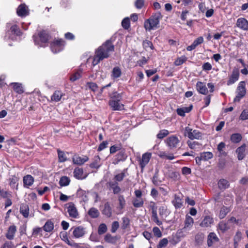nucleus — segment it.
Listing matches in <instances>:
<instances>
[{
  "label": "nucleus",
  "instance_id": "f704fd0d",
  "mask_svg": "<svg viewBox=\"0 0 248 248\" xmlns=\"http://www.w3.org/2000/svg\"><path fill=\"white\" fill-rule=\"evenodd\" d=\"M230 228L228 226V223L224 221H221L218 224V229L220 230L222 232H224Z\"/></svg>",
  "mask_w": 248,
  "mask_h": 248
},
{
  "label": "nucleus",
  "instance_id": "7ed1b4c3",
  "mask_svg": "<svg viewBox=\"0 0 248 248\" xmlns=\"http://www.w3.org/2000/svg\"><path fill=\"white\" fill-rule=\"evenodd\" d=\"M162 16L160 12H157L144 22L146 30L151 31L157 27Z\"/></svg>",
  "mask_w": 248,
  "mask_h": 248
},
{
  "label": "nucleus",
  "instance_id": "5701e85b",
  "mask_svg": "<svg viewBox=\"0 0 248 248\" xmlns=\"http://www.w3.org/2000/svg\"><path fill=\"white\" fill-rule=\"evenodd\" d=\"M213 223V219L209 216H206L200 223L202 227H208Z\"/></svg>",
  "mask_w": 248,
  "mask_h": 248
},
{
  "label": "nucleus",
  "instance_id": "864d4df0",
  "mask_svg": "<svg viewBox=\"0 0 248 248\" xmlns=\"http://www.w3.org/2000/svg\"><path fill=\"white\" fill-rule=\"evenodd\" d=\"M169 134V131L166 129H163L159 131L157 135V138L159 139H162L166 137Z\"/></svg>",
  "mask_w": 248,
  "mask_h": 248
},
{
  "label": "nucleus",
  "instance_id": "4c0bfd02",
  "mask_svg": "<svg viewBox=\"0 0 248 248\" xmlns=\"http://www.w3.org/2000/svg\"><path fill=\"white\" fill-rule=\"evenodd\" d=\"M77 196L80 198L81 200L84 202L88 200V197L86 194V192L83 190L79 189L77 191Z\"/></svg>",
  "mask_w": 248,
  "mask_h": 248
},
{
  "label": "nucleus",
  "instance_id": "6e6552de",
  "mask_svg": "<svg viewBox=\"0 0 248 248\" xmlns=\"http://www.w3.org/2000/svg\"><path fill=\"white\" fill-rule=\"evenodd\" d=\"M180 142V140L175 136H171L167 140V143L170 149L175 148Z\"/></svg>",
  "mask_w": 248,
  "mask_h": 248
},
{
  "label": "nucleus",
  "instance_id": "aec40b11",
  "mask_svg": "<svg viewBox=\"0 0 248 248\" xmlns=\"http://www.w3.org/2000/svg\"><path fill=\"white\" fill-rule=\"evenodd\" d=\"M17 14L19 16H25L28 15V12L25 5L20 4L16 10Z\"/></svg>",
  "mask_w": 248,
  "mask_h": 248
},
{
  "label": "nucleus",
  "instance_id": "412c9836",
  "mask_svg": "<svg viewBox=\"0 0 248 248\" xmlns=\"http://www.w3.org/2000/svg\"><path fill=\"white\" fill-rule=\"evenodd\" d=\"M193 223L194 220L193 218L190 216H186L184 229L186 230H189L193 226Z\"/></svg>",
  "mask_w": 248,
  "mask_h": 248
},
{
  "label": "nucleus",
  "instance_id": "c756f323",
  "mask_svg": "<svg viewBox=\"0 0 248 248\" xmlns=\"http://www.w3.org/2000/svg\"><path fill=\"white\" fill-rule=\"evenodd\" d=\"M122 75V71L120 69V68L118 66H116L113 68L112 74H111V77L113 78H117L121 77Z\"/></svg>",
  "mask_w": 248,
  "mask_h": 248
},
{
  "label": "nucleus",
  "instance_id": "473e14b6",
  "mask_svg": "<svg viewBox=\"0 0 248 248\" xmlns=\"http://www.w3.org/2000/svg\"><path fill=\"white\" fill-rule=\"evenodd\" d=\"M88 215L92 218H96L99 216V211L94 207H92L90 209L88 212Z\"/></svg>",
  "mask_w": 248,
  "mask_h": 248
},
{
  "label": "nucleus",
  "instance_id": "13d9d810",
  "mask_svg": "<svg viewBox=\"0 0 248 248\" xmlns=\"http://www.w3.org/2000/svg\"><path fill=\"white\" fill-rule=\"evenodd\" d=\"M168 243V240L167 238H164L161 239L158 243L157 248H163L165 247Z\"/></svg>",
  "mask_w": 248,
  "mask_h": 248
},
{
  "label": "nucleus",
  "instance_id": "bb28decb",
  "mask_svg": "<svg viewBox=\"0 0 248 248\" xmlns=\"http://www.w3.org/2000/svg\"><path fill=\"white\" fill-rule=\"evenodd\" d=\"M43 230L46 232H50L54 229V223L51 220H48L43 227Z\"/></svg>",
  "mask_w": 248,
  "mask_h": 248
},
{
  "label": "nucleus",
  "instance_id": "0e129e2a",
  "mask_svg": "<svg viewBox=\"0 0 248 248\" xmlns=\"http://www.w3.org/2000/svg\"><path fill=\"white\" fill-rule=\"evenodd\" d=\"M10 30L12 32L17 35H19L20 34V30L16 25L12 26L10 28Z\"/></svg>",
  "mask_w": 248,
  "mask_h": 248
},
{
  "label": "nucleus",
  "instance_id": "b1692460",
  "mask_svg": "<svg viewBox=\"0 0 248 248\" xmlns=\"http://www.w3.org/2000/svg\"><path fill=\"white\" fill-rule=\"evenodd\" d=\"M218 239L217 235L214 232H211L208 236L207 244L209 247L213 245L214 242L218 241Z\"/></svg>",
  "mask_w": 248,
  "mask_h": 248
},
{
  "label": "nucleus",
  "instance_id": "8fccbe9b",
  "mask_svg": "<svg viewBox=\"0 0 248 248\" xmlns=\"http://www.w3.org/2000/svg\"><path fill=\"white\" fill-rule=\"evenodd\" d=\"M40 40L43 43H46L48 40V35L45 31H41L39 34Z\"/></svg>",
  "mask_w": 248,
  "mask_h": 248
},
{
  "label": "nucleus",
  "instance_id": "49530a36",
  "mask_svg": "<svg viewBox=\"0 0 248 248\" xmlns=\"http://www.w3.org/2000/svg\"><path fill=\"white\" fill-rule=\"evenodd\" d=\"M104 239L105 241L110 243H115L117 240L116 237L112 236L110 234H106L105 236Z\"/></svg>",
  "mask_w": 248,
  "mask_h": 248
},
{
  "label": "nucleus",
  "instance_id": "c85d7f7f",
  "mask_svg": "<svg viewBox=\"0 0 248 248\" xmlns=\"http://www.w3.org/2000/svg\"><path fill=\"white\" fill-rule=\"evenodd\" d=\"M230 184L229 182L224 179H220L218 182V186L219 189H225L229 187Z\"/></svg>",
  "mask_w": 248,
  "mask_h": 248
},
{
  "label": "nucleus",
  "instance_id": "72a5a7b5",
  "mask_svg": "<svg viewBox=\"0 0 248 248\" xmlns=\"http://www.w3.org/2000/svg\"><path fill=\"white\" fill-rule=\"evenodd\" d=\"M127 169H124L122 172L117 174L114 176V179L117 182H121L124 178L126 176V173L127 172Z\"/></svg>",
  "mask_w": 248,
  "mask_h": 248
},
{
  "label": "nucleus",
  "instance_id": "4d7b16f0",
  "mask_svg": "<svg viewBox=\"0 0 248 248\" xmlns=\"http://www.w3.org/2000/svg\"><path fill=\"white\" fill-rule=\"evenodd\" d=\"M186 60V58L185 56L181 57L177 59L174 62V64L176 66H179L184 63Z\"/></svg>",
  "mask_w": 248,
  "mask_h": 248
},
{
  "label": "nucleus",
  "instance_id": "393cba45",
  "mask_svg": "<svg viewBox=\"0 0 248 248\" xmlns=\"http://www.w3.org/2000/svg\"><path fill=\"white\" fill-rule=\"evenodd\" d=\"M20 212L25 218L29 217V207L26 204L23 203L20 207Z\"/></svg>",
  "mask_w": 248,
  "mask_h": 248
},
{
  "label": "nucleus",
  "instance_id": "1a4fd4ad",
  "mask_svg": "<svg viewBox=\"0 0 248 248\" xmlns=\"http://www.w3.org/2000/svg\"><path fill=\"white\" fill-rule=\"evenodd\" d=\"M239 77V71L237 68L233 69L232 74L229 80L227 81V85L229 86L235 83L238 80Z\"/></svg>",
  "mask_w": 248,
  "mask_h": 248
},
{
  "label": "nucleus",
  "instance_id": "20e7f679",
  "mask_svg": "<svg viewBox=\"0 0 248 248\" xmlns=\"http://www.w3.org/2000/svg\"><path fill=\"white\" fill-rule=\"evenodd\" d=\"M184 135L185 137H187L190 140L200 139L201 138L202 134L197 130H193L189 126L185 128Z\"/></svg>",
  "mask_w": 248,
  "mask_h": 248
},
{
  "label": "nucleus",
  "instance_id": "ea45409f",
  "mask_svg": "<svg viewBox=\"0 0 248 248\" xmlns=\"http://www.w3.org/2000/svg\"><path fill=\"white\" fill-rule=\"evenodd\" d=\"M242 140V136L240 134L235 133L232 135L231 140L233 143H238Z\"/></svg>",
  "mask_w": 248,
  "mask_h": 248
},
{
  "label": "nucleus",
  "instance_id": "6e6d98bb",
  "mask_svg": "<svg viewBox=\"0 0 248 248\" xmlns=\"http://www.w3.org/2000/svg\"><path fill=\"white\" fill-rule=\"evenodd\" d=\"M118 161H124L126 158V155L124 151L120 152L116 155Z\"/></svg>",
  "mask_w": 248,
  "mask_h": 248
},
{
  "label": "nucleus",
  "instance_id": "2f4dec72",
  "mask_svg": "<svg viewBox=\"0 0 248 248\" xmlns=\"http://www.w3.org/2000/svg\"><path fill=\"white\" fill-rule=\"evenodd\" d=\"M133 206L136 208H140L143 206L144 201L142 198H135L132 201Z\"/></svg>",
  "mask_w": 248,
  "mask_h": 248
},
{
  "label": "nucleus",
  "instance_id": "6ab92c4d",
  "mask_svg": "<svg viewBox=\"0 0 248 248\" xmlns=\"http://www.w3.org/2000/svg\"><path fill=\"white\" fill-rule=\"evenodd\" d=\"M23 181L24 187H29L33 184L34 178L31 175H27L23 177Z\"/></svg>",
  "mask_w": 248,
  "mask_h": 248
},
{
  "label": "nucleus",
  "instance_id": "3c124183",
  "mask_svg": "<svg viewBox=\"0 0 248 248\" xmlns=\"http://www.w3.org/2000/svg\"><path fill=\"white\" fill-rule=\"evenodd\" d=\"M81 77V71H78L71 75L70 79L74 82L80 78Z\"/></svg>",
  "mask_w": 248,
  "mask_h": 248
},
{
  "label": "nucleus",
  "instance_id": "a18cd8bd",
  "mask_svg": "<svg viewBox=\"0 0 248 248\" xmlns=\"http://www.w3.org/2000/svg\"><path fill=\"white\" fill-rule=\"evenodd\" d=\"M19 180V178L15 175H13L9 179V185L12 187L14 188L16 186V184ZM17 185H16V187Z\"/></svg>",
  "mask_w": 248,
  "mask_h": 248
},
{
  "label": "nucleus",
  "instance_id": "338daca9",
  "mask_svg": "<svg viewBox=\"0 0 248 248\" xmlns=\"http://www.w3.org/2000/svg\"><path fill=\"white\" fill-rule=\"evenodd\" d=\"M159 214L160 216H167L168 214L167 208L165 206H161L159 208Z\"/></svg>",
  "mask_w": 248,
  "mask_h": 248
},
{
  "label": "nucleus",
  "instance_id": "774afa93",
  "mask_svg": "<svg viewBox=\"0 0 248 248\" xmlns=\"http://www.w3.org/2000/svg\"><path fill=\"white\" fill-rule=\"evenodd\" d=\"M240 119L242 120L248 119V110H244L240 116Z\"/></svg>",
  "mask_w": 248,
  "mask_h": 248
},
{
  "label": "nucleus",
  "instance_id": "0eeeda50",
  "mask_svg": "<svg viewBox=\"0 0 248 248\" xmlns=\"http://www.w3.org/2000/svg\"><path fill=\"white\" fill-rule=\"evenodd\" d=\"M66 205L67 206V212L69 216L74 218H77L79 215L74 203L70 202L67 203Z\"/></svg>",
  "mask_w": 248,
  "mask_h": 248
},
{
  "label": "nucleus",
  "instance_id": "09e8293b",
  "mask_svg": "<svg viewBox=\"0 0 248 248\" xmlns=\"http://www.w3.org/2000/svg\"><path fill=\"white\" fill-rule=\"evenodd\" d=\"M229 212V209L226 207H223L220 210L219 214V217L222 219L225 217L228 213Z\"/></svg>",
  "mask_w": 248,
  "mask_h": 248
},
{
  "label": "nucleus",
  "instance_id": "58836bf2",
  "mask_svg": "<svg viewBox=\"0 0 248 248\" xmlns=\"http://www.w3.org/2000/svg\"><path fill=\"white\" fill-rule=\"evenodd\" d=\"M70 182V179L67 176H62L61 178L59 184L61 186H68Z\"/></svg>",
  "mask_w": 248,
  "mask_h": 248
},
{
  "label": "nucleus",
  "instance_id": "79ce46f5",
  "mask_svg": "<svg viewBox=\"0 0 248 248\" xmlns=\"http://www.w3.org/2000/svg\"><path fill=\"white\" fill-rule=\"evenodd\" d=\"M225 147V144L223 142H221L217 145V149L219 152V156H225L226 155V153L224 151V149Z\"/></svg>",
  "mask_w": 248,
  "mask_h": 248
},
{
  "label": "nucleus",
  "instance_id": "dca6fc26",
  "mask_svg": "<svg viewBox=\"0 0 248 248\" xmlns=\"http://www.w3.org/2000/svg\"><path fill=\"white\" fill-rule=\"evenodd\" d=\"M73 173L74 177L78 179H83L86 177V176H84L83 170L82 168H76Z\"/></svg>",
  "mask_w": 248,
  "mask_h": 248
},
{
  "label": "nucleus",
  "instance_id": "423d86ee",
  "mask_svg": "<svg viewBox=\"0 0 248 248\" xmlns=\"http://www.w3.org/2000/svg\"><path fill=\"white\" fill-rule=\"evenodd\" d=\"M64 46V42L62 39L55 40L51 44V49L54 53H56L62 50Z\"/></svg>",
  "mask_w": 248,
  "mask_h": 248
},
{
  "label": "nucleus",
  "instance_id": "603ef678",
  "mask_svg": "<svg viewBox=\"0 0 248 248\" xmlns=\"http://www.w3.org/2000/svg\"><path fill=\"white\" fill-rule=\"evenodd\" d=\"M107 231V227L105 224H101L98 227V233L99 234L101 235L105 233Z\"/></svg>",
  "mask_w": 248,
  "mask_h": 248
},
{
  "label": "nucleus",
  "instance_id": "39448f33",
  "mask_svg": "<svg viewBox=\"0 0 248 248\" xmlns=\"http://www.w3.org/2000/svg\"><path fill=\"white\" fill-rule=\"evenodd\" d=\"M237 95L234 98L233 102H239L246 94L245 83L244 81L239 82L236 90Z\"/></svg>",
  "mask_w": 248,
  "mask_h": 248
},
{
  "label": "nucleus",
  "instance_id": "9b49d317",
  "mask_svg": "<svg viewBox=\"0 0 248 248\" xmlns=\"http://www.w3.org/2000/svg\"><path fill=\"white\" fill-rule=\"evenodd\" d=\"M151 156L152 154L150 153H146L142 155L141 159L140 161V165L142 169L148 163Z\"/></svg>",
  "mask_w": 248,
  "mask_h": 248
},
{
  "label": "nucleus",
  "instance_id": "680f3d73",
  "mask_svg": "<svg viewBox=\"0 0 248 248\" xmlns=\"http://www.w3.org/2000/svg\"><path fill=\"white\" fill-rule=\"evenodd\" d=\"M0 196L3 198H8L11 197V193L7 191H5L2 189H0Z\"/></svg>",
  "mask_w": 248,
  "mask_h": 248
},
{
  "label": "nucleus",
  "instance_id": "a878e982",
  "mask_svg": "<svg viewBox=\"0 0 248 248\" xmlns=\"http://www.w3.org/2000/svg\"><path fill=\"white\" fill-rule=\"evenodd\" d=\"M63 96L62 93L60 91H55L51 97V100L54 102H58L61 100Z\"/></svg>",
  "mask_w": 248,
  "mask_h": 248
},
{
  "label": "nucleus",
  "instance_id": "c9c22d12",
  "mask_svg": "<svg viewBox=\"0 0 248 248\" xmlns=\"http://www.w3.org/2000/svg\"><path fill=\"white\" fill-rule=\"evenodd\" d=\"M12 85L13 86L14 90L19 94H21L24 92L23 87L21 84L18 83H13Z\"/></svg>",
  "mask_w": 248,
  "mask_h": 248
},
{
  "label": "nucleus",
  "instance_id": "f3484780",
  "mask_svg": "<svg viewBox=\"0 0 248 248\" xmlns=\"http://www.w3.org/2000/svg\"><path fill=\"white\" fill-rule=\"evenodd\" d=\"M197 90L201 94H206L208 93V90L205 85L200 81H198L196 84Z\"/></svg>",
  "mask_w": 248,
  "mask_h": 248
},
{
  "label": "nucleus",
  "instance_id": "cd10ccee",
  "mask_svg": "<svg viewBox=\"0 0 248 248\" xmlns=\"http://www.w3.org/2000/svg\"><path fill=\"white\" fill-rule=\"evenodd\" d=\"M103 214L107 217H110L112 215L111 208L108 203L106 202L104 205V208L103 210Z\"/></svg>",
  "mask_w": 248,
  "mask_h": 248
},
{
  "label": "nucleus",
  "instance_id": "37998d69",
  "mask_svg": "<svg viewBox=\"0 0 248 248\" xmlns=\"http://www.w3.org/2000/svg\"><path fill=\"white\" fill-rule=\"evenodd\" d=\"M242 238V233L239 231H237L233 238L234 244L235 247H236L238 245V242L241 240Z\"/></svg>",
  "mask_w": 248,
  "mask_h": 248
},
{
  "label": "nucleus",
  "instance_id": "5fc2aeb1",
  "mask_svg": "<svg viewBox=\"0 0 248 248\" xmlns=\"http://www.w3.org/2000/svg\"><path fill=\"white\" fill-rule=\"evenodd\" d=\"M152 182L154 185L156 186L159 185L162 182V181L159 180L158 178V171H156L154 176H153L152 178Z\"/></svg>",
  "mask_w": 248,
  "mask_h": 248
},
{
  "label": "nucleus",
  "instance_id": "a211bd4d",
  "mask_svg": "<svg viewBox=\"0 0 248 248\" xmlns=\"http://www.w3.org/2000/svg\"><path fill=\"white\" fill-rule=\"evenodd\" d=\"M172 203L176 209H180L183 206V202L182 199L176 194L174 195Z\"/></svg>",
  "mask_w": 248,
  "mask_h": 248
},
{
  "label": "nucleus",
  "instance_id": "4468645a",
  "mask_svg": "<svg viewBox=\"0 0 248 248\" xmlns=\"http://www.w3.org/2000/svg\"><path fill=\"white\" fill-rule=\"evenodd\" d=\"M246 144H244L242 146L238 147L236 150V153L237 154V158L238 160H241L244 158L246 156Z\"/></svg>",
  "mask_w": 248,
  "mask_h": 248
},
{
  "label": "nucleus",
  "instance_id": "e433bc0d",
  "mask_svg": "<svg viewBox=\"0 0 248 248\" xmlns=\"http://www.w3.org/2000/svg\"><path fill=\"white\" fill-rule=\"evenodd\" d=\"M57 152L58 155V159L60 162H64L67 160L66 155L63 151H62L60 149H58Z\"/></svg>",
  "mask_w": 248,
  "mask_h": 248
},
{
  "label": "nucleus",
  "instance_id": "f8f14e48",
  "mask_svg": "<svg viewBox=\"0 0 248 248\" xmlns=\"http://www.w3.org/2000/svg\"><path fill=\"white\" fill-rule=\"evenodd\" d=\"M89 160V157L87 156H84L83 157H81L78 155H75L72 157V161L74 164L82 165L85 162H87Z\"/></svg>",
  "mask_w": 248,
  "mask_h": 248
},
{
  "label": "nucleus",
  "instance_id": "69168bd1",
  "mask_svg": "<svg viewBox=\"0 0 248 248\" xmlns=\"http://www.w3.org/2000/svg\"><path fill=\"white\" fill-rule=\"evenodd\" d=\"M153 232L154 235L157 237H161L162 236V232L157 227L153 228Z\"/></svg>",
  "mask_w": 248,
  "mask_h": 248
},
{
  "label": "nucleus",
  "instance_id": "052dcab7",
  "mask_svg": "<svg viewBox=\"0 0 248 248\" xmlns=\"http://www.w3.org/2000/svg\"><path fill=\"white\" fill-rule=\"evenodd\" d=\"M122 25L125 29H128L130 27L129 19L128 17L124 18L122 22Z\"/></svg>",
  "mask_w": 248,
  "mask_h": 248
},
{
  "label": "nucleus",
  "instance_id": "bf43d9fd",
  "mask_svg": "<svg viewBox=\"0 0 248 248\" xmlns=\"http://www.w3.org/2000/svg\"><path fill=\"white\" fill-rule=\"evenodd\" d=\"M142 45L143 47L146 49H147L148 48H150L151 49H153V44L151 41L149 40H146L143 41Z\"/></svg>",
  "mask_w": 248,
  "mask_h": 248
},
{
  "label": "nucleus",
  "instance_id": "4be33fe9",
  "mask_svg": "<svg viewBox=\"0 0 248 248\" xmlns=\"http://www.w3.org/2000/svg\"><path fill=\"white\" fill-rule=\"evenodd\" d=\"M16 231V226L12 225L9 227L8 232L6 234V238L9 240H12Z\"/></svg>",
  "mask_w": 248,
  "mask_h": 248
},
{
  "label": "nucleus",
  "instance_id": "ddd939ff",
  "mask_svg": "<svg viewBox=\"0 0 248 248\" xmlns=\"http://www.w3.org/2000/svg\"><path fill=\"white\" fill-rule=\"evenodd\" d=\"M118 202H119V205L117 207V214H122L123 213L122 210L124 208L126 202L124 199V197L123 195H120L118 196Z\"/></svg>",
  "mask_w": 248,
  "mask_h": 248
},
{
  "label": "nucleus",
  "instance_id": "2eb2a0df",
  "mask_svg": "<svg viewBox=\"0 0 248 248\" xmlns=\"http://www.w3.org/2000/svg\"><path fill=\"white\" fill-rule=\"evenodd\" d=\"M85 233V229L81 226L76 227L73 232V234L74 237L76 238L82 237Z\"/></svg>",
  "mask_w": 248,
  "mask_h": 248
},
{
  "label": "nucleus",
  "instance_id": "f257e3e1",
  "mask_svg": "<svg viewBox=\"0 0 248 248\" xmlns=\"http://www.w3.org/2000/svg\"><path fill=\"white\" fill-rule=\"evenodd\" d=\"M114 46L113 45L111 39H108L100 46L95 51L93 57V64L96 65L101 61L108 58L110 53L114 52Z\"/></svg>",
  "mask_w": 248,
  "mask_h": 248
},
{
  "label": "nucleus",
  "instance_id": "7c9ffc66",
  "mask_svg": "<svg viewBox=\"0 0 248 248\" xmlns=\"http://www.w3.org/2000/svg\"><path fill=\"white\" fill-rule=\"evenodd\" d=\"M100 158L99 155H96L94 157L93 162L91 163L90 166L92 168L97 169L100 166Z\"/></svg>",
  "mask_w": 248,
  "mask_h": 248
},
{
  "label": "nucleus",
  "instance_id": "de8ad7c7",
  "mask_svg": "<svg viewBox=\"0 0 248 248\" xmlns=\"http://www.w3.org/2000/svg\"><path fill=\"white\" fill-rule=\"evenodd\" d=\"M60 236L62 241H64L68 245L72 246V244L68 239L67 233L66 232H61L60 234Z\"/></svg>",
  "mask_w": 248,
  "mask_h": 248
},
{
  "label": "nucleus",
  "instance_id": "f03ea898",
  "mask_svg": "<svg viewBox=\"0 0 248 248\" xmlns=\"http://www.w3.org/2000/svg\"><path fill=\"white\" fill-rule=\"evenodd\" d=\"M108 104L112 110H122L124 109V105L121 103L122 100V94L114 92L110 95Z\"/></svg>",
  "mask_w": 248,
  "mask_h": 248
},
{
  "label": "nucleus",
  "instance_id": "a19ab883",
  "mask_svg": "<svg viewBox=\"0 0 248 248\" xmlns=\"http://www.w3.org/2000/svg\"><path fill=\"white\" fill-rule=\"evenodd\" d=\"M202 159L203 161H207L210 159H211L213 156V154L210 152H203L201 154Z\"/></svg>",
  "mask_w": 248,
  "mask_h": 248
},
{
  "label": "nucleus",
  "instance_id": "c03bdc74",
  "mask_svg": "<svg viewBox=\"0 0 248 248\" xmlns=\"http://www.w3.org/2000/svg\"><path fill=\"white\" fill-rule=\"evenodd\" d=\"M158 155L162 158H165L169 160H172L174 158L173 154H168L165 152H161Z\"/></svg>",
  "mask_w": 248,
  "mask_h": 248
},
{
  "label": "nucleus",
  "instance_id": "9d476101",
  "mask_svg": "<svg viewBox=\"0 0 248 248\" xmlns=\"http://www.w3.org/2000/svg\"><path fill=\"white\" fill-rule=\"evenodd\" d=\"M236 26L243 31L248 30V21L244 17H240L237 19Z\"/></svg>",
  "mask_w": 248,
  "mask_h": 248
},
{
  "label": "nucleus",
  "instance_id": "e2e57ef3",
  "mask_svg": "<svg viewBox=\"0 0 248 248\" xmlns=\"http://www.w3.org/2000/svg\"><path fill=\"white\" fill-rule=\"evenodd\" d=\"M87 87L93 92H95L98 89L97 85L94 82H88L87 83Z\"/></svg>",
  "mask_w": 248,
  "mask_h": 248
}]
</instances>
